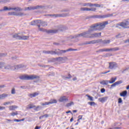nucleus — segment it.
<instances>
[{"instance_id":"f257e3e1","label":"nucleus","mask_w":129,"mask_h":129,"mask_svg":"<svg viewBox=\"0 0 129 129\" xmlns=\"http://www.w3.org/2000/svg\"><path fill=\"white\" fill-rule=\"evenodd\" d=\"M107 25H108V21L94 24L90 26V28L87 31L77 34L74 37H71V39H73V38H80V37H83V38H96L95 33H91V32H93V31H101V30H103V29L105 28V26H107Z\"/></svg>"},{"instance_id":"f03ea898","label":"nucleus","mask_w":129,"mask_h":129,"mask_svg":"<svg viewBox=\"0 0 129 129\" xmlns=\"http://www.w3.org/2000/svg\"><path fill=\"white\" fill-rule=\"evenodd\" d=\"M40 23H41V20H34L31 22L30 25H31V26H36V25H37V27H38L39 31H40V32H46L48 34H55L56 33H58L59 31H63V30H64L63 26L60 25L57 27V29L47 30L44 28H41V25H39Z\"/></svg>"},{"instance_id":"7ed1b4c3","label":"nucleus","mask_w":129,"mask_h":129,"mask_svg":"<svg viewBox=\"0 0 129 129\" xmlns=\"http://www.w3.org/2000/svg\"><path fill=\"white\" fill-rule=\"evenodd\" d=\"M20 79L21 80H34V79H40V77L36 75H25L21 76Z\"/></svg>"},{"instance_id":"20e7f679","label":"nucleus","mask_w":129,"mask_h":129,"mask_svg":"<svg viewBox=\"0 0 129 129\" xmlns=\"http://www.w3.org/2000/svg\"><path fill=\"white\" fill-rule=\"evenodd\" d=\"M68 60L67 56L58 57L55 58H51L50 62H57L58 64H63Z\"/></svg>"},{"instance_id":"39448f33","label":"nucleus","mask_w":129,"mask_h":129,"mask_svg":"<svg viewBox=\"0 0 129 129\" xmlns=\"http://www.w3.org/2000/svg\"><path fill=\"white\" fill-rule=\"evenodd\" d=\"M13 38H16L18 40H29V36L23 35V33H16L13 35Z\"/></svg>"},{"instance_id":"423d86ee","label":"nucleus","mask_w":129,"mask_h":129,"mask_svg":"<svg viewBox=\"0 0 129 129\" xmlns=\"http://www.w3.org/2000/svg\"><path fill=\"white\" fill-rule=\"evenodd\" d=\"M1 70L3 71H5V70H14V66L6 64V63L3 62V66L1 67Z\"/></svg>"},{"instance_id":"0eeeda50","label":"nucleus","mask_w":129,"mask_h":129,"mask_svg":"<svg viewBox=\"0 0 129 129\" xmlns=\"http://www.w3.org/2000/svg\"><path fill=\"white\" fill-rule=\"evenodd\" d=\"M129 25V20H126L125 22H122L120 23H118L116 25V28H119V27H121L123 29H127V26Z\"/></svg>"},{"instance_id":"6e6552de","label":"nucleus","mask_w":129,"mask_h":129,"mask_svg":"<svg viewBox=\"0 0 129 129\" xmlns=\"http://www.w3.org/2000/svg\"><path fill=\"white\" fill-rule=\"evenodd\" d=\"M119 48L118 47H115L113 48H102L100 49L97 52H114L115 51H118Z\"/></svg>"},{"instance_id":"1a4fd4ad","label":"nucleus","mask_w":129,"mask_h":129,"mask_svg":"<svg viewBox=\"0 0 129 129\" xmlns=\"http://www.w3.org/2000/svg\"><path fill=\"white\" fill-rule=\"evenodd\" d=\"M109 17H112V14H106L105 15H94L93 18L95 19H102L104 18H109Z\"/></svg>"},{"instance_id":"9d476101","label":"nucleus","mask_w":129,"mask_h":129,"mask_svg":"<svg viewBox=\"0 0 129 129\" xmlns=\"http://www.w3.org/2000/svg\"><path fill=\"white\" fill-rule=\"evenodd\" d=\"M42 8H43V6H41L26 7L25 8V11H32V10H38V9H41Z\"/></svg>"},{"instance_id":"9b49d317","label":"nucleus","mask_w":129,"mask_h":129,"mask_svg":"<svg viewBox=\"0 0 129 129\" xmlns=\"http://www.w3.org/2000/svg\"><path fill=\"white\" fill-rule=\"evenodd\" d=\"M101 39H98L95 40H92L90 41H87L84 43V45L90 44H97V43H100Z\"/></svg>"},{"instance_id":"f8f14e48","label":"nucleus","mask_w":129,"mask_h":129,"mask_svg":"<svg viewBox=\"0 0 129 129\" xmlns=\"http://www.w3.org/2000/svg\"><path fill=\"white\" fill-rule=\"evenodd\" d=\"M109 69H115L117 67V64L114 62H109Z\"/></svg>"},{"instance_id":"ddd939ff","label":"nucleus","mask_w":129,"mask_h":129,"mask_svg":"<svg viewBox=\"0 0 129 129\" xmlns=\"http://www.w3.org/2000/svg\"><path fill=\"white\" fill-rule=\"evenodd\" d=\"M81 11L95 12V11H96V9H95V8H81Z\"/></svg>"},{"instance_id":"4468645a","label":"nucleus","mask_w":129,"mask_h":129,"mask_svg":"<svg viewBox=\"0 0 129 129\" xmlns=\"http://www.w3.org/2000/svg\"><path fill=\"white\" fill-rule=\"evenodd\" d=\"M69 16V14H52V18H58V17H67Z\"/></svg>"},{"instance_id":"2eb2a0df","label":"nucleus","mask_w":129,"mask_h":129,"mask_svg":"<svg viewBox=\"0 0 129 129\" xmlns=\"http://www.w3.org/2000/svg\"><path fill=\"white\" fill-rule=\"evenodd\" d=\"M26 66L24 64H18L14 66V70L16 69H22V68H26Z\"/></svg>"},{"instance_id":"dca6fc26","label":"nucleus","mask_w":129,"mask_h":129,"mask_svg":"<svg viewBox=\"0 0 129 129\" xmlns=\"http://www.w3.org/2000/svg\"><path fill=\"white\" fill-rule=\"evenodd\" d=\"M59 102H63V101H68V98L65 96H63L60 97L59 99Z\"/></svg>"},{"instance_id":"f3484780","label":"nucleus","mask_w":129,"mask_h":129,"mask_svg":"<svg viewBox=\"0 0 129 129\" xmlns=\"http://www.w3.org/2000/svg\"><path fill=\"white\" fill-rule=\"evenodd\" d=\"M8 96H9V94L6 93L0 95V100L5 99V98H7Z\"/></svg>"},{"instance_id":"a211bd4d","label":"nucleus","mask_w":129,"mask_h":129,"mask_svg":"<svg viewBox=\"0 0 129 129\" xmlns=\"http://www.w3.org/2000/svg\"><path fill=\"white\" fill-rule=\"evenodd\" d=\"M59 51H56V55H62V54H64L66 53V50H60L58 49Z\"/></svg>"},{"instance_id":"6ab92c4d","label":"nucleus","mask_w":129,"mask_h":129,"mask_svg":"<svg viewBox=\"0 0 129 129\" xmlns=\"http://www.w3.org/2000/svg\"><path fill=\"white\" fill-rule=\"evenodd\" d=\"M98 100L99 101H100V102H102V103H103V102H105V101L107 100V97H104L101 98H99Z\"/></svg>"},{"instance_id":"aec40b11","label":"nucleus","mask_w":129,"mask_h":129,"mask_svg":"<svg viewBox=\"0 0 129 129\" xmlns=\"http://www.w3.org/2000/svg\"><path fill=\"white\" fill-rule=\"evenodd\" d=\"M41 25L42 27H47L48 26V23L46 22L45 21H43L42 20H40V23H39Z\"/></svg>"},{"instance_id":"412c9836","label":"nucleus","mask_w":129,"mask_h":129,"mask_svg":"<svg viewBox=\"0 0 129 129\" xmlns=\"http://www.w3.org/2000/svg\"><path fill=\"white\" fill-rule=\"evenodd\" d=\"M116 79H117L116 77H115V78H111L110 80L109 81V83H110V84H112V83H114Z\"/></svg>"},{"instance_id":"4be33fe9","label":"nucleus","mask_w":129,"mask_h":129,"mask_svg":"<svg viewBox=\"0 0 129 129\" xmlns=\"http://www.w3.org/2000/svg\"><path fill=\"white\" fill-rule=\"evenodd\" d=\"M109 83V81L105 80V81H102V82H100V84H102V85H107Z\"/></svg>"},{"instance_id":"5701e85b","label":"nucleus","mask_w":129,"mask_h":129,"mask_svg":"<svg viewBox=\"0 0 129 129\" xmlns=\"http://www.w3.org/2000/svg\"><path fill=\"white\" fill-rule=\"evenodd\" d=\"M127 94V91H124L120 93V96H122L123 97L126 96Z\"/></svg>"},{"instance_id":"b1692460","label":"nucleus","mask_w":129,"mask_h":129,"mask_svg":"<svg viewBox=\"0 0 129 129\" xmlns=\"http://www.w3.org/2000/svg\"><path fill=\"white\" fill-rule=\"evenodd\" d=\"M17 107H18V106L12 105V106H10L9 107V108L10 110H15V109H16V108H17Z\"/></svg>"},{"instance_id":"393cba45","label":"nucleus","mask_w":129,"mask_h":129,"mask_svg":"<svg viewBox=\"0 0 129 129\" xmlns=\"http://www.w3.org/2000/svg\"><path fill=\"white\" fill-rule=\"evenodd\" d=\"M72 105H74V102L71 101L66 105L67 107H71Z\"/></svg>"},{"instance_id":"a878e982","label":"nucleus","mask_w":129,"mask_h":129,"mask_svg":"<svg viewBox=\"0 0 129 129\" xmlns=\"http://www.w3.org/2000/svg\"><path fill=\"white\" fill-rule=\"evenodd\" d=\"M16 16L18 17H23V16H25V14L23 12H16Z\"/></svg>"},{"instance_id":"bb28decb","label":"nucleus","mask_w":129,"mask_h":129,"mask_svg":"<svg viewBox=\"0 0 129 129\" xmlns=\"http://www.w3.org/2000/svg\"><path fill=\"white\" fill-rule=\"evenodd\" d=\"M49 104H53V103H57L56 99H51L49 101Z\"/></svg>"},{"instance_id":"cd10ccee","label":"nucleus","mask_w":129,"mask_h":129,"mask_svg":"<svg viewBox=\"0 0 129 129\" xmlns=\"http://www.w3.org/2000/svg\"><path fill=\"white\" fill-rule=\"evenodd\" d=\"M38 95H39V93L35 92V93H34L33 94H30L29 96H30V97H35Z\"/></svg>"},{"instance_id":"c85d7f7f","label":"nucleus","mask_w":129,"mask_h":129,"mask_svg":"<svg viewBox=\"0 0 129 129\" xmlns=\"http://www.w3.org/2000/svg\"><path fill=\"white\" fill-rule=\"evenodd\" d=\"M5 11H10V8L8 7H4L3 9L0 10V12H5Z\"/></svg>"},{"instance_id":"c756f323","label":"nucleus","mask_w":129,"mask_h":129,"mask_svg":"<svg viewBox=\"0 0 129 129\" xmlns=\"http://www.w3.org/2000/svg\"><path fill=\"white\" fill-rule=\"evenodd\" d=\"M102 43L103 44H109L110 43V40H101Z\"/></svg>"},{"instance_id":"7c9ffc66","label":"nucleus","mask_w":129,"mask_h":129,"mask_svg":"<svg viewBox=\"0 0 129 129\" xmlns=\"http://www.w3.org/2000/svg\"><path fill=\"white\" fill-rule=\"evenodd\" d=\"M84 7H93V4L87 3L84 5Z\"/></svg>"},{"instance_id":"2f4dec72","label":"nucleus","mask_w":129,"mask_h":129,"mask_svg":"<svg viewBox=\"0 0 129 129\" xmlns=\"http://www.w3.org/2000/svg\"><path fill=\"white\" fill-rule=\"evenodd\" d=\"M49 54H51V55H56L57 54V51L53 50L49 51Z\"/></svg>"},{"instance_id":"473e14b6","label":"nucleus","mask_w":129,"mask_h":129,"mask_svg":"<svg viewBox=\"0 0 129 129\" xmlns=\"http://www.w3.org/2000/svg\"><path fill=\"white\" fill-rule=\"evenodd\" d=\"M14 11H15V12H21V11H22V9L20 7H16L14 8Z\"/></svg>"},{"instance_id":"72a5a7b5","label":"nucleus","mask_w":129,"mask_h":129,"mask_svg":"<svg viewBox=\"0 0 129 129\" xmlns=\"http://www.w3.org/2000/svg\"><path fill=\"white\" fill-rule=\"evenodd\" d=\"M86 96H87V97H88V99H89V100L90 101H93V97L91 96L88 95H86Z\"/></svg>"},{"instance_id":"f704fd0d","label":"nucleus","mask_w":129,"mask_h":129,"mask_svg":"<svg viewBox=\"0 0 129 129\" xmlns=\"http://www.w3.org/2000/svg\"><path fill=\"white\" fill-rule=\"evenodd\" d=\"M9 15H10V16H16L17 15V12H9L8 13Z\"/></svg>"},{"instance_id":"c9c22d12","label":"nucleus","mask_w":129,"mask_h":129,"mask_svg":"<svg viewBox=\"0 0 129 129\" xmlns=\"http://www.w3.org/2000/svg\"><path fill=\"white\" fill-rule=\"evenodd\" d=\"M88 104H89V105H91V106H94V105H95V102H88Z\"/></svg>"},{"instance_id":"e433bc0d","label":"nucleus","mask_w":129,"mask_h":129,"mask_svg":"<svg viewBox=\"0 0 129 129\" xmlns=\"http://www.w3.org/2000/svg\"><path fill=\"white\" fill-rule=\"evenodd\" d=\"M96 38H98L101 36V32L95 33Z\"/></svg>"},{"instance_id":"4c0bfd02","label":"nucleus","mask_w":129,"mask_h":129,"mask_svg":"<svg viewBox=\"0 0 129 129\" xmlns=\"http://www.w3.org/2000/svg\"><path fill=\"white\" fill-rule=\"evenodd\" d=\"M67 52H69L70 51H77V49L69 48L66 50Z\"/></svg>"},{"instance_id":"58836bf2","label":"nucleus","mask_w":129,"mask_h":129,"mask_svg":"<svg viewBox=\"0 0 129 129\" xmlns=\"http://www.w3.org/2000/svg\"><path fill=\"white\" fill-rule=\"evenodd\" d=\"M11 93L12 94H16V89L14 88H12Z\"/></svg>"},{"instance_id":"ea45409f","label":"nucleus","mask_w":129,"mask_h":129,"mask_svg":"<svg viewBox=\"0 0 129 129\" xmlns=\"http://www.w3.org/2000/svg\"><path fill=\"white\" fill-rule=\"evenodd\" d=\"M72 78V76H71V75L69 74L68 77H64V78L66 79H70Z\"/></svg>"},{"instance_id":"a19ab883","label":"nucleus","mask_w":129,"mask_h":129,"mask_svg":"<svg viewBox=\"0 0 129 129\" xmlns=\"http://www.w3.org/2000/svg\"><path fill=\"white\" fill-rule=\"evenodd\" d=\"M28 107L29 108L31 109V108H34V107H36V106L34 105L29 104L28 105Z\"/></svg>"},{"instance_id":"79ce46f5","label":"nucleus","mask_w":129,"mask_h":129,"mask_svg":"<svg viewBox=\"0 0 129 129\" xmlns=\"http://www.w3.org/2000/svg\"><path fill=\"white\" fill-rule=\"evenodd\" d=\"M11 115L12 116H15V115H18V112H12L11 113Z\"/></svg>"},{"instance_id":"37998d69","label":"nucleus","mask_w":129,"mask_h":129,"mask_svg":"<svg viewBox=\"0 0 129 129\" xmlns=\"http://www.w3.org/2000/svg\"><path fill=\"white\" fill-rule=\"evenodd\" d=\"M116 83V85H119V84H121L122 83V81H117L115 82Z\"/></svg>"},{"instance_id":"c03bdc74","label":"nucleus","mask_w":129,"mask_h":129,"mask_svg":"<svg viewBox=\"0 0 129 129\" xmlns=\"http://www.w3.org/2000/svg\"><path fill=\"white\" fill-rule=\"evenodd\" d=\"M93 7H96V8H100V5L99 4H93Z\"/></svg>"},{"instance_id":"a18cd8bd","label":"nucleus","mask_w":129,"mask_h":129,"mask_svg":"<svg viewBox=\"0 0 129 129\" xmlns=\"http://www.w3.org/2000/svg\"><path fill=\"white\" fill-rule=\"evenodd\" d=\"M115 37L117 39H118L119 38H121V35L120 33H119L117 35H116Z\"/></svg>"},{"instance_id":"49530a36","label":"nucleus","mask_w":129,"mask_h":129,"mask_svg":"<svg viewBox=\"0 0 129 129\" xmlns=\"http://www.w3.org/2000/svg\"><path fill=\"white\" fill-rule=\"evenodd\" d=\"M115 86H116V83H114V84H113L111 85L110 88L111 89V88H112V87H115Z\"/></svg>"},{"instance_id":"de8ad7c7","label":"nucleus","mask_w":129,"mask_h":129,"mask_svg":"<svg viewBox=\"0 0 129 129\" xmlns=\"http://www.w3.org/2000/svg\"><path fill=\"white\" fill-rule=\"evenodd\" d=\"M9 104H11V102H7L4 103V105H9Z\"/></svg>"},{"instance_id":"09e8293b","label":"nucleus","mask_w":129,"mask_h":129,"mask_svg":"<svg viewBox=\"0 0 129 129\" xmlns=\"http://www.w3.org/2000/svg\"><path fill=\"white\" fill-rule=\"evenodd\" d=\"M101 92L102 93H104V92H105V89H104V88L101 89Z\"/></svg>"},{"instance_id":"8fccbe9b","label":"nucleus","mask_w":129,"mask_h":129,"mask_svg":"<svg viewBox=\"0 0 129 129\" xmlns=\"http://www.w3.org/2000/svg\"><path fill=\"white\" fill-rule=\"evenodd\" d=\"M12 60H17L18 59V57L17 56H13L12 57Z\"/></svg>"},{"instance_id":"3c124183","label":"nucleus","mask_w":129,"mask_h":129,"mask_svg":"<svg viewBox=\"0 0 129 129\" xmlns=\"http://www.w3.org/2000/svg\"><path fill=\"white\" fill-rule=\"evenodd\" d=\"M4 109H6V107L0 106V110H3Z\"/></svg>"},{"instance_id":"603ef678","label":"nucleus","mask_w":129,"mask_h":129,"mask_svg":"<svg viewBox=\"0 0 129 129\" xmlns=\"http://www.w3.org/2000/svg\"><path fill=\"white\" fill-rule=\"evenodd\" d=\"M118 102L119 103H121V102H122V100L121 99V98H119L118 99Z\"/></svg>"},{"instance_id":"864d4df0","label":"nucleus","mask_w":129,"mask_h":129,"mask_svg":"<svg viewBox=\"0 0 129 129\" xmlns=\"http://www.w3.org/2000/svg\"><path fill=\"white\" fill-rule=\"evenodd\" d=\"M43 117H45L46 118H47V117H49V115L48 114H45L43 115Z\"/></svg>"},{"instance_id":"5fc2aeb1","label":"nucleus","mask_w":129,"mask_h":129,"mask_svg":"<svg viewBox=\"0 0 129 129\" xmlns=\"http://www.w3.org/2000/svg\"><path fill=\"white\" fill-rule=\"evenodd\" d=\"M43 53H44V54H49V51L44 50L43 51Z\"/></svg>"},{"instance_id":"6e6d98bb","label":"nucleus","mask_w":129,"mask_h":129,"mask_svg":"<svg viewBox=\"0 0 129 129\" xmlns=\"http://www.w3.org/2000/svg\"><path fill=\"white\" fill-rule=\"evenodd\" d=\"M38 66H39V67H42V68H45L46 66L45 65H43V64H38Z\"/></svg>"},{"instance_id":"4d7b16f0","label":"nucleus","mask_w":129,"mask_h":129,"mask_svg":"<svg viewBox=\"0 0 129 129\" xmlns=\"http://www.w3.org/2000/svg\"><path fill=\"white\" fill-rule=\"evenodd\" d=\"M45 105H49L50 104V103L49 102H45L44 103Z\"/></svg>"},{"instance_id":"13d9d810","label":"nucleus","mask_w":129,"mask_h":129,"mask_svg":"<svg viewBox=\"0 0 129 129\" xmlns=\"http://www.w3.org/2000/svg\"><path fill=\"white\" fill-rule=\"evenodd\" d=\"M14 120V121H17V122H19L21 121L20 119H15Z\"/></svg>"},{"instance_id":"bf43d9fd","label":"nucleus","mask_w":129,"mask_h":129,"mask_svg":"<svg viewBox=\"0 0 129 129\" xmlns=\"http://www.w3.org/2000/svg\"><path fill=\"white\" fill-rule=\"evenodd\" d=\"M82 116H83V115H79V116H78V118H79V119H80V120H81V119H82Z\"/></svg>"},{"instance_id":"052dcab7","label":"nucleus","mask_w":129,"mask_h":129,"mask_svg":"<svg viewBox=\"0 0 129 129\" xmlns=\"http://www.w3.org/2000/svg\"><path fill=\"white\" fill-rule=\"evenodd\" d=\"M4 62H0V69H1L2 66H3Z\"/></svg>"},{"instance_id":"680f3d73","label":"nucleus","mask_w":129,"mask_h":129,"mask_svg":"<svg viewBox=\"0 0 129 129\" xmlns=\"http://www.w3.org/2000/svg\"><path fill=\"white\" fill-rule=\"evenodd\" d=\"M7 54H5V53L0 54V57H4V56H6Z\"/></svg>"},{"instance_id":"e2e57ef3","label":"nucleus","mask_w":129,"mask_h":129,"mask_svg":"<svg viewBox=\"0 0 129 129\" xmlns=\"http://www.w3.org/2000/svg\"><path fill=\"white\" fill-rule=\"evenodd\" d=\"M73 81H76V80H77V78L75 77L73 79Z\"/></svg>"},{"instance_id":"0e129e2a","label":"nucleus","mask_w":129,"mask_h":129,"mask_svg":"<svg viewBox=\"0 0 129 129\" xmlns=\"http://www.w3.org/2000/svg\"><path fill=\"white\" fill-rule=\"evenodd\" d=\"M5 88L4 85H0V88Z\"/></svg>"},{"instance_id":"69168bd1","label":"nucleus","mask_w":129,"mask_h":129,"mask_svg":"<svg viewBox=\"0 0 129 129\" xmlns=\"http://www.w3.org/2000/svg\"><path fill=\"white\" fill-rule=\"evenodd\" d=\"M42 118H44V116L43 115H41L39 117V119H42Z\"/></svg>"},{"instance_id":"338daca9","label":"nucleus","mask_w":129,"mask_h":129,"mask_svg":"<svg viewBox=\"0 0 129 129\" xmlns=\"http://www.w3.org/2000/svg\"><path fill=\"white\" fill-rule=\"evenodd\" d=\"M121 127H114V129H120Z\"/></svg>"},{"instance_id":"774afa93","label":"nucleus","mask_w":129,"mask_h":129,"mask_svg":"<svg viewBox=\"0 0 129 129\" xmlns=\"http://www.w3.org/2000/svg\"><path fill=\"white\" fill-rule=\"evenodd\" d=\"M35 129H40V127L36 126L35 128Z\"/></svg>"}]
</instances>
